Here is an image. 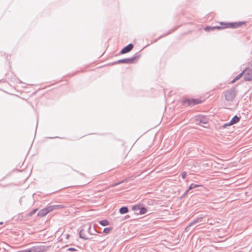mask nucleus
<instances>
[{
    "mask_svg": "<svg viewBox=\"0 0 252 252\" xmlns=\"http://www.w3.org/2000/svg\"><path fill=\"white\" fill-rule=\"evenodd\" d=\"M245 23L244 22H231V23H225V22H220V26H214V27H207L205 28V30L206 31H209L210 30H214L216 29H226V28H233L236 29L240 27H241L242 25L245 24Z\"/></svg>",
    "mask_w": 252,
    "mask_h": 252,
    "instance_id": "obj_1",
    "label": "nucleus"
},
{
    "mask_svg": "<svg viewBox=\"0 0 252 252\" xmlns=\"http://www.w3.org/2000/svg\"><path fill=\"white\" fill-rule=\"evenodd\" d=\"M97 232L95 226L92 229L91 224L85 225L79 231V237L84 240H89L91 239L89 235L92 236L94 235Z\"/></svg>",
    "mask_w": 252,
    "mask_h": 252,
    "instance_id": "obj_2",
    "label": "nucleus"
},
{
    "mask_svg": "<svg viewBox=\"0 0 252 252\" xmlns=\"http://www.w3.org/2000/svg\"><path fill=\"white\" fill-rule=\"evenodd\" d=\"M222 94L227 101H232L236 97L237 92L235 88H231L229 90L224 91Z\"/></svg>",
    "mask_w": 252,
    "mask_h": 252,
    "instance_id": "obj_3",
    "label": "nucleus"
},
{
    "mask_svg": "<svg viewBox=\"0 0 252 252\" xmlns=\"http://www.w3.org/2000/svg\"><path fill=\"white\" fill-rule=\"evenodd\" d=\"M140 57V55L138 53H136L133 57L130 58H126V59H123L119 60L116 62H115L113 64H116V63H126V64H129V63H134V61L136 59L139 58Z\"/></svg>",
    "mask_w": 252,
    "mask_h": 252,
    "instance_id": "obj_4",
    "label": "nucleus"
},
{
    "mask_svg": "<svg viewBox=\"0 0 252 252\" xmlns=\"http://www.w3.org/2000/svg\"><path fill=\"white\" fill-rule=\"evenodd\" d=\"M201 102L202 101L199 99L187 98L183 100L182 104L185 106H193Z\"/></svg>",
    "mask_w": 252,
    "mask_h": 252,
    "instance_id": "obj_5",
    "label": "nucleus"
},
{
    "mask_svg": "<svg viewBox=\"0 0 252 252\" xmlns=\"http://www.w3.org/2000/svg\"><path fill=\"white\" fill-rule=\"evenodd\" d=\"M31 249L32 252H43L46 251V247L40 244L32 246Z\"/></svg>",
    "mask_w": 252,
    "mask_h": 252,
    "instance_id": "obj_6",
    "label": "nucleus"
},
{
    "mask_svg": "<svg viewBox=\"0 0 252 252\" xmlns=\"http://www.w3.org/2000/svg\"><path fill=\"white\" fill-rule=\"evenodd\" d=\"M244 80L245 81H251L252 80V68H248L244 70Z\"/></svg>",
    "mask_w": 252,
    "mask_h": 252,
    "instance_id": "obj_7",
    "label": "nucleus"
},
{
    "mask_svg": "<svg viewBox=\"0 0 252 252\" xmlns=\"http://www.w3.org/2000/svg\"><path fill=\"white\" fill-rule=\"evenodd\" d=\"M133 45L132 43H130V44H128L127 46H126V47H125L124 48H123L121 50L120 53L121 54L127 53L130 52V51H131L132 49H133Z\"/></svg>",
    "mask_w": 252,
    "mask_h": 252,
    "instance_id": "obj_8",
    "label": "nucleus"
},
{
    "mask_svg": "<svg viewBox=\"0 0 252 252\" xmlns=\"http://www.w3.org/2000/svg\"><path fill=\"white\" fill-rule=\"evenodd\" d=\"M202 219L203 218L202 217H198L197 218H196L195 220H192V221H191L188 225V226L186 227V230H187V229H188L189 227L192 226L193 225H194L195 224H196L198 222H201L202 220Z\"/></svg>",
    "mask_w": 252,
    "mask_h": 252,
    "instance_id": "obj_9",
    "label": "nucleus"
},
{
    "mask_svg": "<svg viewBox=\"0 0 252 252\" xmlns=\"http://www.w3.org/2000/svg\"><path fill=\"white\" fill-rule=\"evenodd\" d=\"M50 212L48 207H47L41 210L37 214V216L40 217H43L46 216L48 213Z\"/></svg>",
    "mask_w": 252,
    "mask_h": 252,
    "instance_id": "obj_10",
    "label": "nucleus"
},
{
    "mask_svg": "<svg viewBox=\"0 0 252 252\" xmlns=\"http://www.w3.org/2000/svg\"><path fill=\"white\" fill-rule=\"evenodd\" d=\"M197 121L199 122L198 125L201 126H203V124H207V120L206 118L204 117H199L196 119ZM204 127H206L205 126H204Z\"/></svg>",
    "mask_w": 252,
    "mask_h": 252,
    "instance_id": "obj_11",
    "label": "nucleus"
},
{
    "mask_svg": "<svg viewBox=\"0 0 252 252\" xmlns=\"http://www.w3.org/2000/svg\"><path fill=\"white\" fill-rule=\"evenodd\" d=\"M240 118V117H238L237 115H235L230 120V124H232V125H233L234 124H237L239 122Z\"/></svg>",
    "mask_w": 252,
    "mask_h": 252,
    "instance_id": "obj_12",
    "label": "nucleus"
},
{
    "mask_svg": "<svg viewBox=\"0 0 252 252\" xmlns=\"http://www.w3.org/2000/svg\"><path fill=\"white\" fill-rule=\"evenodd\" d=\"M128 212V209L126 206H123L120 208L119 212L121 214H124Z\"/></svg>",
    "mask_w": 252,
    "mask_h": 252,
    "instance_id": "obj_13",
    "label": "nucleus"
},
{
    "mask_svg": "<svg viewBox=\"0 0 252 252\" xmlns=\"http://www.w3.org/2000/svg\"><path fill=\"white\" fill-rule=\"evenodd\" d=\"M147 211V209L145 207L142 206L141 204H140L139 212L138 213L140 215H143L146 213Z\"/></svg>",
    "mask_w": 252,
    "mask_h": 252,
    "instance_id": "obj_14",
    "label": "nucleus"
},
{
    "mask_svg": "<svg viewBox=\"0 0 252 252\" xmlns=\"http://www.w3.org/2000/svg\"><path fill=\"white\" fill-rule=\"evenodd\" d=\"M48 209H49L50 212H51L54 210L61 208L62 206L61 205H51V206H48Z\"/></svg>",
    "mask_w": 252,
    "mask_h": 252,
    "instance_id": "obj_15",
    "label": "nucleus"
},
{
    "mask_svg": "<svg viewBox=\"0 0 252 252\" xmlns=\"http://www.w3.org/2000/svg\"><path fill=\"white\" fill-rule=\"evenodd\" d=\"M201 185L192 183V184H191L189 185V187L188 188V190H191L193 189H195L196 188H197V187H201Z\"/></svg>",
    "mask_w": 252,
    "mask_h": 252,
    "instance_id": "obj_16",
    "label": "nucleus"
},
{
    "mask_svg": "<svg viewBox=\"0 0 252 252\" xmlns=\"http://www.w3.org/2000/svg\"><path fill=\"white\" fill-rule=\"evenodd\" d=\"M99 224L102 226H106L109 224V222L106 220H103L99 222Z\"/></svg>",
    "mask_w": 252,
    "mask_h": 252,
    "instance_id": "obj_17",
    "label": "nucleus"
},
{
    "mask_svg": "<svg viewBox=\"0 0 252 252\" xmlns=\"http://www.w3.org/2000/svg\"><path fill=\"white\" fill-rule=\"evenodd\" d=\"M244 72H245V71H243L241 73L239 74L232 81V83H234L236 81L239 80V79L241 78V77H242V76L244 74Z\"/></svg>",
    "mask_w": 252,
    "mask_h": 252,
    "instance_id": "obj_18",
    "label": "nucleus"
},
{
    "mask_svg": "<svg viewBox=\"0 0 252 252\" xmlns=\"http://www.w3.org/2000/svg\"><path fill=\"white\" fill-rule=\"evenodd\" d=\"M140 207V204L134 205L132 207V209L133 211H134L137 214H139L138 213H137V212L139 211Z\"/></svg>",
    "mask_w": 252,
    "mask_h": 252,
    "instance_id": "obj_19",
    "label": "nucleus"
},
{
    "mask_svg": "<svg viewBox=\"0 0 252 252\" xmlns=\"http://www.w3.org/2000/svg\"><path fill=\"white\" fill-rule=\"evenodd\" d=\"M127 181V179H126L123 180H122V181H120V182H119L116 183H114V184H113L111 186L112 187H115V186H118V185H120V184H122V183H124V182H126Z\"/></svg>",
    "mask_w": 252,
    "mask_h": 252,
    "instance_id": "obj_20",
    "label": "nucleus"
},
{
    "mask_svg": "<svg viewBox=\"0 0 252 252\" xmlns=\"http://www.w3.org/2000/svg\"><path fill=\"white\" fill-rule=\"evenodd\" d=\"M112 229V227H106L103 229V232L104 233L108 234L110 232V230H111Z\"/></svg>",
    "mask_w": 252,
    "mask_h": 252,
    "instance_id": "obj_21",
    "label": "nucleus"
},
{
    "mask_svg": "<svg viewBox=\"0 0 252 252\" xmlns=\"http://www.w3.org/2000/svg\"><path fill=\"white\" fill-rule=\"evenodd\" d=\"M38 209H34L33 210H32V211H31L30 214H29V215L30 216L33 215V214H35V213L37 211Z\"/></svg>",
    "mask_w": 252,
    "mask_h": 252,
    "instance_id": "obj_22",
    "label": "nucleus"
},
{
    "mask_svg": "<svg viewBox=\"0 0 252 252\" xmlns=\"http://www.w3.org/2000/svg\"><path fill=\"white\" fill-rule=\"evenodd\" d=\"M232 124H230V122H228V123H225L224 124L223 126H222V127L223 128H226L227 126H231Z\"/></svg>",
    "mask_w": 252,
    "mask_h": 252,
    "instance_id": "obj_23",
    "label": "nucleus"
},
{
    "mask_svg": "<svg viewBox=\"0 0 252 252\" xmlns=\"http://www.w3.org/2000/svg\"><path fill=\"white\" fill-rule=\"evenodd\" d=\"M186 176H187L186 172L184 171V172H182L181 176L183 179H185L186 178Z\"/></svg>",
    "mask_w": 252,
    "mask_h": 252,
    "instance_id": "obj_24",
    "label": "nucleus"
},
{
    "mask_svg": "<svg viewBox=\"0 0 252 252\" xmlns=\"http://www.w3.org/2000/svg\"><path fill=\"white\" fill-rule=\"evenodd\" d=\"M24 251L25 252H32L31 248L28 249L24 250Z\"/></svg>",
    "mask_w": 252,
    "mask_h": 252,
    "instance_id": "obj_25",
    "label": "nucleus"
},
{
    "mask_svg": "<svg viewBox=\"0 0 252 252\" xmlns=\"http://www.w3.org/2000/svg\"><path fill=\"white\" fill-rule=\"evenodd\" d=\"M189 190H188V189L184 192V193L182 195V197H185L188 193V192L189 191Z\"/></svg>",
    "mask_w": 252,
    "mask_h": 252,
    "instance_id": "obj_26",
    "label": "nucleus"
},
{
    "mask_svg": "<svg viewBox=\"0 0 252 252\" xmlns=\"http://www.w3.org/2000/svg\"><path fill=\"white\" fill-rule=\"evenodd\" d=\"M69 251H75L76 250L74 248H70L68 249Z\"/></svg>",
    "mask_w": 252,
    "mask_h": 252,
    "instance_id": "obj_27",
    "label": "nucleus"
},
{
    "mask_svg": "<svg viewBox=\"0 0 252 252\" xmlns=\"http://www.w3.org/2000/svg\"><path fill=\"white\" fill-rule=\"evenodd\" d=\"M69 237V234H67L66 235V238H68V237Z\"/></svg>",
    "mask_w": 252,
    "mask_h": 252,
    "instance_id": "obj_28",
    "label": "nucleus"
},
{
    "mask_svg": "<svg viewBox=\"0 0 252 252\" xmlns=\"http://www.w3.org/2000/svg\"><path fill=\"white\" fill-rule=\"evenodd\" d=\"M2 223H3V222H0V224H2Z\"/></svg>",
    "mask_w": 252,
    "mask_h": 252,
    "instance_id": "obj_29",
    "label": "nucleus"
},
{
    "mask_svg": "<svg viewBox=\"0 0 252 252\" xmlns=\"http://www.w3.org/2000/svg\"><path fill=\"white\" fill-rule=\"evenodd\" d=\"M126 217L127 218V217H129V216H126Z\"/></svg>",
    "mask_w": 252,
    "mask_h": 252,
    "instance_id": "obj_30",
    "label": "nucleus"
}]
</instances>
